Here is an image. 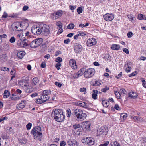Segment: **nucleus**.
Instances as JSON below:
<instances>
[{"instance_id":"17","label":"nucleus","mask_w":146,"mask_h":146,"mask_svg":"<svg viewBox=\"0 0 146 146\" xmlns=\"http://www.w3.org/2000/svg\"><path fill=\"white\" fill-rule=\"evenodd\" d=\"M75 105L83 107H87L88 106V104L82 101L78 102H76Z\"/></svg>"},{"instance_id":"37","label":"nucleus","mask_w":146,"mask_h":146,"mask_svg":"<svg viewBox=\"0 0 146 146\" xmlns=\"http://www.w3.org/2000/svg\"><path fill=\"white\" fill-rule=\"evenodd\" d=\"M78 33L81 36L84 37L87 35L86 33L82 31H79L78 32Z\"/></svg>"},{"instance_id":"61","label":"nucleus","mask_w":146,"mask_h":146,"mask_svg":"<svg viewBox=\"0 0 146 146\" xmlns=\"http://www.w3.org/2000/svg\"><path fill=\"white\" fill-rule=\"evenodd\" d=\"M55 84L59 87H61L62 86L61 84L57 82H56L54 83Z\"/></svg>"},{"instance_id":"32","label":"nucleus","mask_w":146,"mask_h":146,"mask_svg":"<svg viewBox=\"0 0 146 146\" xmlns=\"http://www.w3.org/2000/svg\"><path fill=\"white\" fill-rule=\"evenodd\" d=\"M84 68H81L79 71L78 72L77 74L79 77L81 76L82 75L83 72H84Z\"/></svg>"},{"instance_id":"16","label":"nucleus","mask_w":146,"mask_h":146,"mask_svg":"<svg viewBox=\"0 0 146 146\" xmlns=\"http://www.w3.org/2000/svg\"><path fill=\"white\" fill-rule=\"evenodd\" d=\"M67 143L70 146H77L78 144L77 142L74 139H69Z\"/></svg>"},{"instance_id":"63","label":"nucleus","mask_w":146,"mask_h":146,"mask_svg":"<svg viewBox=\"0 0 146 146\" xmlns=\"http://www.w3.org/2000/svg\"><path fill=\"white\" fill-rule=\"evenodd\" d=\"M123 51L124 52L126 53L127 54H129V52L128 49L127 48H123Z\"/></svg>"},{"instance_id":"15","label":"nucleus","mask_w":146,"mask_h":146,"mask_svg":"<svg viewBox=\"0 0 146 146\" xmlns=\"http://www.w3.org/2000/svg\"><path fill=\"white\" fill-rule=\"evenodd\" d=\"M26 101L23 100L19 104H17L16 105V108L18 110H20L25 107L26 105Z\"/></svg>"},{"instance_id":"31","label":"nucleus","mask_w":146,"mask_h":146,"mask_svg":"<svg viewBox=\"0 0 146 146\" xmlns=\"http://www.w3.org/2000/svg\"><path fill=\"white\" fill-rule=\"evenodd\" d=\"M102 104L103 106L105 107H108L109 105V101L107 100H105L102 101Z\"/></svg>"},{"instance_id":"39","label":"nucleus","mask_w":146,"mask_h":146,"mask_svg":"<svg viewBox=\"0 0 146 146\" xmlns=\"http://www.w3.org/2000/svg\"><path fill=\"white\" fill-rule=\"evenodd\" d=\"M127 116V114L125 113H121L120 115L121 119H123V120L125 119Z\"/></svg>"},{"instance_id":"24","label":"nucleus","mask_w":146,"mask_h":146,"mask_svg":"<svg viewBox=\"0 0 146 146\" xmlns=\"http://www.w3.org/2000/svg\"><path fill=\"white\" fill-rule=\"evenodd\" d=\"M25 54V52L23 51H21L18 52L17 54V56L19 58L21 59Z\"/></svg>"},{"instance_id":"54","label":"nucleus","mask_w":146,"mask_h":146,"mask_svg":"<svg viewBox=\"0 0 146 146\" xmlns=\"http://www.w3.org/2000/svg\"><path fill=\"white\" fill-rule=\"evenodd\" d=\"M17 37L19 38H21L23 40L24 38L23 37H24V36L22 33H20L18 34L17 35Z\"/></svg>"},{"instance_id":"40","label":"nucleus","mask_w":146,"mask_h":146,"mask_svg":"<svg viewBox=\"0 0 146 146\" xmlns=\"http://www.w3.org/2000/svg\"><path fill=\"white\" fill-rule=\"evenodd\" d=\"M102 82L101 81L99 82L98 81H96L95 83L93 84V86H97L101 84Z\"/></svg>"},{"instance_id":"3","label":"nucleus","mask_w":146,"mask_h":146,"mask_svg":"<svg viewBox=\"0 0 146 146\" xmlns=\"http://www.w3.org/2000/svg\"><path fill=\"white\" fill-rule=\"evenodd\" d=\"M23 39L19 38L17 41V44L19 47L27 48L29 47V43L27 40H26V37H23Z\"/></svg>"},{"instance_id":"28","label":"nucleus","mask_w":146,"mask_h":146,"mask_svg":"<svg viewBox=\"0 0 146 146\" xmlns=\"http://www.w3.org/2000/svg\"><path fill=\"white\" fill-rule=\"evenodd\" d=\"M98 92V91L97 90H94L93 91V94L92 96V98L94 100L97 99V94Z\"/></svg>"},{"instance_id":"9","label":"nucleus","mask_w":146,"mask_h":146,"mask_svg":"<svg viewBox=\"0 0 146 146\" xmlns=\"http://www.w3.org/2000/svg\"><path fill=\"white\" fill-rule=\"evenodd\" d=\"M31 133L33 134V136L35 137H39L38 140L41 141V138L42 136V133L40 132H39L36 130V127H34L32 129L31 131Z\"/></svg>"},{"instance_id":"48","label":"nucleus","mask_w":146,"mask_h":146,"mask_svg":"<svg viewBox=\"0 0 146 146\" xmlns=\"http://www.w3.org/2000/svg\"><path fill=\"white\" fill-rule=\"evenodd\" d=\"M70 77L71 78V79H73L78 78L79 77V76H78L77 74H76L74 75H70Z\"/></svg>"},{"instance_id":"57","label":"nucleus","mask_w":146,"mask_h":146,"mask_svg":"<svg viewBox=\"0 0 146 146\" xmlns=\"http://www.w3.org/2000/svg\"><path fill=\"white\" fill-rule=\"evenodd\" d=\"M137 74V72L136 71H135L133 73H131L129 75V77H131L132 76H134L135 75Z\"/></svg>"},{"instance_id":"25","label":"nucleus","mask_w":146,"mask_h":146,"mask_svg":"<svg viewBox=\"0 0 146 146\" xmlns=\"http://www.w3.org/2000/svg\"><path fill=\"white\" fill-rule=\"evenodd\" d=\"M10 95V92L8 90H5L3 94V98H7Z\"/></svg>"},{"instance_id":"34","label":"nucleus","mask_w":146,"mask_h":146,"mask_svg":"<svg viewBox=\"0 0 146 146\" xmlns=\"http://www.w3.org/2000/svg\"><path fill=\"white\" fill-rule=\"evenodd\" d=\"M138 19L139 20H146V17L145 16L143 15V14H140L138 15Z\"/></svg>"},{"instance_id":"52","label":"nucleus","mask_w":146,"mask_h":146,"mask_svg":"<svg viewBox=\"0 0 146 146\" xmlns=\"http://www.w3.org/2000/svg\"><path fill=\"white\" fill-rule=\"evenodd\" d=\"M66 112L67 116L68 117H70L71 115V113L70 110V109H68V110H67Z\"/></svg>"},{"instance_id":"13","label":"nucleus","mask_w":146,"mask_h":146,"mask_svg":"<svg viewBox=\"0 0 146 146\" xmlns=\"http://www.w3.org/2000/svg\"><path fill=\"white\" fill-rule=\"evenodd\" d=\"M23 88L27 93H31L33 90V88L31 84L24 85Z\"/></svg>"},{"instance_id":"23","label":"nucleus","mask_w":146,"mask_h":146,"mask_svg":"<svg viewBox=\"0 0 146 146\" xmlns=\"http://www.w3.org/2000/svg\"><path fill=\"white\" fill-rule=\"evenodd\" d=\"M22 26L23 30L26 29L29 26L28 23L27 22H23L21 23V26Z\"/></svg>"},{"instance_id":"7","label":"nucleus","mask_w":146,"mask_h":146,"mask_svg":"<svg viewBox=\"0 0 146 146\" xmlns=\"http://www.w3.org/2000/svg\"><path fill=\"white\" fill-rule=\"evenodd\" d=\"M42 33L45 36L49 35L50 33V27L48 25L42 24Z\"/></svg>"},{"instance_id":"29","label":"nucleus","mask_w":146,"mask_h":146,"mask_svg":"<svg viewBox=\"0 0 146 146\" xmlns=\"http://www.w3.org/2000/svg\"><path fill=\"white\" fill-rule=\"evenodd\" d=\"M90 123L89 122H86L84 123V127L86 129L89 130L90 129Z\"/></svg>"},{"instance_id":"35","label":"nucleus","mask_w":146,"mask_h":146,"mask_svg":"<svg viewBox=\"0 0 146 146\" xmlns=\"http://www.w3.org/2000/svg\"><path fill=\"white\" fill-rule=\"evenodd\" d=\"M114 93L117 99H120L121 98V94L119 92L116 91H114Z\"/></svg>"},{"instance_id":"58","label":"nucleus","mask_w":146,"mask_h":146,"mask_svg":"<svg viewBox=\"0 0 146 146\" xmlns=\"http://www.w3.org/2000/svg\"><path fill=\"white\" fill-rule=\"evenodd\" d=\"M133 35V33L132 32H129L127 34V35L129 38L131 37Z\"/></svg>"},{"instance_id":"44","label":"nucleus","mask_w":146,"mask_h":146,"mask_svg":"<svg viewBox=\"0 0 146 146\" xmlns=\"http://www.w3.org/2000/svg\"><path fill=\"white\" fill-rule=\"evenodd\" d=\"M32 126V124L31 123H29L27 124L26 125V127L27 130H29L31 129Z\"/></svg>"},{"instance_id":"18","label":"nucleus","mask_w":146,"mask_h":146,"mask_svg":"<svg viewBox=\"0 0 146 146\" xmlns=\"http://www.w3.org/2000/svg\"><path fill=\"white\" fill-rule=\"evenodd\" d=\"M20 22H17L15 24V26L13 27V29L15 31H20L23 30V29L20 26Z\"/></svg>"},{"instance_id":"59","label":"nucleus","mask_w":146,"mask_h":146,"mask_svg":"<svg viewBox=\"0 0 146 146\" xmlns=\"http://www.w3.org/2000/svg\"><path fill=\"white\" fill-rule=\"evenodd\" d=\"M109 143V142L108 141H106L103 144H100L99 146H108V145Z\"/></svg>"},{"instance_id":"5","label":"nucleus","mask_w":146,"mask_h":146,"mask_svg":"<svg viewBox=\"0 0 146 146\" xmlns=\"http://www.w3.org/2000/svg\"><path fill=\"white\" fill-rule=\"evenodd\" d=\"M108 131V127L106 126H102L97 129V136H100L101 135H104V134L106 135L107 134Z\"/></svg>"},{"instance_id":"56","label":"nucleus","mask_w":146,"mask_h":146,"mask_svg":"<svg viewBox=\"0 0 146 146\" xmlns=\"http://www.w3.org/2000/svg\"><path fill=\"white\" fill-rule=\"evenodd\" d=\"M61 66V64L60 63H57L55 65V67L58 70L60 69V67Z\"/></svg>"},{"instance_id":"49","label":"nucleus","mask_w":146,"mask_h":146,"mask_svg":"<svg viewBox=\"0 0 146 146\" xmlns=\"http://www.w3.org/2000/svg\"><path fill=\"white\" fill-rule=\"evenodd\" d=\"M81 127V125L79 124H75L73 126V128L75 129H76L78 128H80Z\"/></svg>"},{"instance_id":"55","label":"nucleus","mask_w":146,"mask_h":146,"mask_svg":"<svg viewBox=\"0 0 146 146\" xmlns=\"http://www.w3.org/2000/svg\"><path fill=\"white\" fill-rule=\"evenodd\" d=\"M120 92L124 94H126L127 93V91L125 90L124 88L121 89L119 91Z\"/></svg>"},{"instance_id":"14","label":"nucleus","mask_w":146,"mask_h":146,"mask_svg":"<svg viewBox=\"0 0 146 146\" xmlns=\"http://www.w3.org/2000/svg\"><path fill=\"white\" fill-rule=\"evenodd\" d=\"M96 40L93 38H90L86 42L87 45L89 46H91L93 45H95L96 43Z\"/></svg>"},{"instance_id":"60","label":"nucleus","mask_w":146,"mask_h":146,"mask_svg":"<svg viewBox=\"0 0 146 146\" xmlns=\"http://www.w3.org/2000/svg\"><path fill=\"white\" fill-rule=\"evenodd\" d=\"M4 47L6 50H8L10 48L9 45L8 44H4Z\"/></svg>"},{"instance_id":"1","label":"nucleus","mask_w":146,"mask_h":146,"mask_svg":"<svg viewBox=\"0 0 146 146\" xmlns=\"http://www.w3.org/2000/svg\"><path fill=\"white\" fill-rule=\"evenodd\" d=\"M52 115L55 120L58 122L62 121L64 119V116L62 111L59 109H54L52 111Z\"/></svg>"},{"instance_id":"21","label":"nucleus","mask_w":146,"mask_h":146,"mask_svg":"<svg viewBox=\"0 0 146 146\" xmlns=\"http://www.w3.org/2000/svg\"><path fill=\"white\" fill-rule=\"evenodd\" d=\"M129 97L131 99H134L137 98V94L135 92L131 91L129 94Z\"/></svg>"},{"instance_id":"22","label":"nucleus","mask_w":146,"mask_h":146,"mask_svg":"<svg viewBox=\"0 0 146 146\" xmlns=\"http://www.w3.org/2000/svg\"><path fill=\"white\" fill-rule=\"evenodd\" d=\"M63 14V11L61 10L58 11L55 13V19H57L61 17Z\"/></svg>"},{"instance_id":"45","label":"nucleus","mask_w":146,"mask_h":146,"mask_svg":"<svg viewBox=\"0 0 146 146\" xmlns=\"http://www.w3.org/2000/svg\"><path fill=\"white\" fill-rule=\"evenodd\" d=\"M19 141L22 144H25L27 142L26 140L25 139H23L19 140Z\"/></svg>"},{"instance_id":"11","label":"nucleus","mask_w":146,"mask_h":146,"mask_svg":"<svg viewBox=\"0 0 146 146\" xmlns=\"http://www.w3.org/2000/svg\"><path fill=\"white\" fill-rule=\"evenodd\" d=\"M82 141L83 143L85 142L86 143L88 144L89 145H92L94 143V139L91 137H86V138L82 139Z\"/></svg>"},{"instance_id":"42","label":"nucleus","mask_w":146,"mask_h":146,"mask_svg":"<svg viewBox=\"0 0 146 146\" xmlns=\"http://www.w3.org/2000/svg\"><path fill=\"white\" fill-rule=\"evenodd\" d=\"M36 102L38 104H42L44 102L40 98L37 99H36Z\"/></svg>"},{"instance_id":"6","label":"nucleus","mask_w":146,"mask_h":146,"mask_svg":"<svg viewBox=\"0 0 146 146\" xmlns=\"http://www.w3.org/2000/svg\"><path fill=\"white\" fill-rule=\"evenodd\" d=\"M95 73L94 69L90 68L87 69L84 72V75L86 78H88L92 77Z\"/></svg>"},{"instance_id":"10","label":"nucleus","mask_w":146,"mask_h":146,"mask_svg":"<svg viewBox=\"0 0 146 146\" xmlns=\"http://www.w3.org/2000/svg\"><path fill=\"white\" fill-rule=\"evenodd\" d=\"M73 48L74 51L76 54H78L81 52L83 49V48L82 46L77 43L74 44Z\"/></svg>"},{"instance_id":"26","label":"nucleus","mask_w":146,"mask_h":146,"mask_svg":"<svg viewBox=\"0 0 146 146\" xmlns=\"http://www.w3.org/2000/svg\"><path fill=\"white\" fill-rule=\"evenodd\" d=\"M110 145L111 146H120L117 141L111 140Z\"/></svg>"},{"instance_id":"51","label":"nucleus","mask_w":146,"mask_h":146,"mask_svg":"<svg viewBox=\"0 0 146 146\" xmlns=\"http://www.w3.org/2000/svg\"><path fill=\"white\" fill-rule=\"evenodd\" d=\"M62 58L60 57H58L56 59V61L58 63H60L62 61Z\"/></svg>"},{"instance_id":"64","label":"nucleus","mask_w":146,"mask_h":146,"mask_svg":"<svg viewBox=\"0 0 146 146\" xmlns=\"http://www.w3.org/2000/svg\"><path fill=\"white\" fill-rule=\"evenodd\" d=\"M114 108L117 110H120V108L119 107V105L118 104H116L114 106Z\"/></svg>"},{"instance_id":"19","label":"nucleus","mask_w":146,"mask_h":146,"mask_svg":"<svg viewBox=\"0 0 146 146\" xmlns=\"http://www.w3.org/2000/svg\"><path fill=\"white\" fill-rule=\"evenodd\" d=\"M69 65L73 69H75L77 68L76 61L74 59H71L69 61Z\"/></svg>"},{"instance_id":"36","label":"nucleus","mask_w":146,"mask_h":146,"mask_svg":"<svg viewBox=\"0 0 146 146\" xmlns=\"http://www.w3.org/2000/svg\"><path fill=\"white\" fill-rule=\"evenodd\" d=\"M51 93V91L50 90H44L42 94H46L47 95H49Z\"/></svg>"},{"instance_id":"41","label":"nucleus","mask_w":146,"mask_h":146,"mask_svg":"<svg viewBox=\"0 0 146 146\" xmlns=\"http://www.w3.org/2000/svg\"><path fill=\"white\" fill-rule=\"evenodd\" d=\"M74 25L72 23H70L67 26V28L68 29H72L74 27Z\"/></svg>"},{"instance_id":"30","label":"nucleus","mask_w":146,"mask_h":146,"mask_svg":"<svg viewBox=\"0 0 146 146\" xmlns=\"http://www.w3.org/2000/svg\"><path fill=\"white\" fill-rule=\"evenodd\" d=\"M124 67H126L125 69V71L127 73L129 72L131 69V68L130 66H129V63H128L125 64Z\"/></svg>"},{"instance_id":"50","label":"nucleus","mask_w":146,"mask_h":146,"mask_svg":"<svg viewBox=\"0 0 146 146\" xmlns=\"http://www.w3.org/2000/svg\"><path fill=\"white\" fill-rule=\"evenodd\" d=\"M30 33L29 32H27L25 33V36L26 37V40H27V39L29 38L30 37L31 35H30Z\"/></svg>"},{"instance_id":"12","label":"nucleus","mask_w":146,"mask_h":146,"mask_svg":"<svg viewBox=\"0 0 146 146\" xmlns=\"http://www.w3.org/2000/svg\"><path fill=\"white\" fill-rule=\"evenodd\" d=\"M104 19L108 21H111L114 18V15L113 14L107 13L103 16Z\"/></svg>"},{"instance_id":"27","label":"nucleus","mask_w":146,"mask_h":146,"mask_svg":"<svg viewBox=\"0 0 146 146\" xmlns=\"http://www.w3.org/2000/svg\"><path fill=\"white\" fill-rule=\"evenodd\" d=\"M120 46L118 45L113 44L111 46V48L112 49L115 50H117L119 49Z\"/></svg>"},{"instance_id":"8","label":"nucleus","mask_w":146,"mask_h":146,"mask_svg":"<svg viewBox=\"0 0 146 146\" xmlns=\"http://www.w3.org/2000/svg\"><path fill=\"white\" fill-rule=\"evenodd\" d=\"M42 24L39 26H34L31 29L32 32L34 35H40L42 33Z\"/></svg>"},{"instance_id":"20","label":"nucleus","mask_w":146,"mask_h":146,"mask_svg":"<svg viewBox=\"0 0 146 146\" xmlns=\"http://www.w3.org/2000/svg\"><path fill=\"white\" fill-rule=\"evenodd\" d=\"M40 97L42 100L44 102L48 100L50 98L48 95L43 94L40 95Z\"/></svg>"},{"instance_id":"4","label":"nucleus","mask_w":146,"mask_h":146,"mask_svg":"<svg viewBox=\"0 0 146 146\" xmlns=\"http://www.w3.org/2000/svg\"><path fill=\"white\" fill-rule=\"evenodd\" d=\"M43 39L38 38L35 39L29 44L30 46L32 48H35L39 46L42 43Z\"/></svg>"},{"instance_id":"33","label":"nucleus","mask_w":146,"mask_h":146,"mask_svg":"<svg viewBox=\"0 0 146 146\" xmlns=\"http://www.w3.org/2000/svg\"><path fill=\"white\" fill-rule=\"evenodd\" d=\"M33 85H36L39 82V81L37 77L33 78L32 80Z\"/></svg>"},{"instance_id":"53","label":"nucleus","mask_w":146,"mask_h":146,"mask_svg":"<svg viewBox=\"0 0 146 146\" xmlns=\"http://www.w3.org/2000/svg\"><path fill=\"white\" fill-rule=\"evenodd\" d=\"M128 17L130 21H132L134 20V18L133 15L131 14L128 15Z\"/></svg>"},{"instance_id":"62","label":"nucleus","mask_w":146,"mask_h":146,"mask_svg":"<svg viewBox=\"0 0 146 146\" xmlns=\"http://www.w3.org/2000/svg\"><path fill=\"white\" fill-rule=\"evenodd\" d=\"M66 144V142L64 141H62L60 143V146H65Z\"/></svg>"},{"instance_id":"2","label":"nucleus","mask_w":146,"mask_h":146,"mask_svg":"<svg viewBox=\"0 0 146 146\" xmlns=\"http://www.w3.org/2000/svg\"><path fill=\"white\" fill-rule=\"evenodd\" d=\"M72 114L76 115L79 120H84L86 117V113H83V111L80 109H74L72 110Z\"/></svg>"},{"instance_id":"43","label":"nucleus","mask_w":146,"mask_h":146,"mask_svg":"<svg viewBox=\"0 0 146 146\" xmlns=\"http://www.w3.org/2000/svg\"><path fill=\"white\" fill-rule=\"evenodd\" d=\"M109 89V88L108 87H107V86H105V88H104L102 89L101 90V91L104 92H106L107 90H108Z\"/></svg>"},{"instance_id":"47","label":"nucleus","mask_w":146,"mask_h":146,"mask_svg":"<svg viewBox=\"0 0 146 146\" xmlns=\"http://www.w3.org/2000/svg\"><path fill=\"white\" fill-rule=\"evenodd\" d=\"M77 12L78 14H79L81 13L82 12V9L81 7H78L77 9Z\"/></svg>"},{"instance_id":"38","label":"nucleus","mask_w":146,"mask_h":146,"mask_svg":"<svg viewBox=\"0 0 146 146\" xmlns=\"http://www.w3.org/2000/svg\"><path fill=\"white\" fill-rule=\"evenodd\" d=\"M10 74L11 75H16V70L14 68H12L11 71L10 72Z\"/></svg>"},{"instance_id":"46","label":"nucleus","mask_w":146,"mask_h":146,"mask_svg":"<svg viewBox=\"0 0 146 146\" xmlns=\"http://www.w3.org/2000/svg\"><path fill=\"white\" fill-rule=\"evenodd\" d=\"M16 39L14 36L11 37L9 39V42L11 43H13L15 42Z\"/></svg>"}]
</instances>
